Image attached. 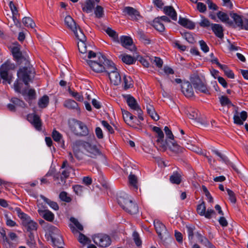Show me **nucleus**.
Listing matches in <instances>:
<instances>
[{"label":"nucleus","mask_w":248,"mask_h":248,"mask_svg":"<svg viewBox=\"0 0 248 248\" xmlns=\"http://www.w3.org/2000/svg\"><path fill=\"white\" fill-rule=\"evenodd\" d=\"M23 24L28 28L33 29L35 27V24L33 20L29 17H25L22 19Z\"/></svg>","instance_id":"obj_44"},{"label":"nucleus","mask_w":248,"mask_h":248,"mask_svg":"<svg viewBox=\"0 0 248 248\" xmlns=\"http://www.w3.org/2000/svg\"><path fill=\"white\" fill-rule=\"evenodd\" d=\"M97 60H87L88 64L95 72L107 73L110 82L115 86L121 82V77L114 63L101 54H98Z\"/></svg>","instance_id":"obj_1"},{"label":"nucleus","mask_w":248,"mask_h":248,"mask_svg":"<svg viewBox=\"0 0 248 248\" xmlns=\"http://www.w3.org/2000/svg\"><path fill=\"white\" fill-rule=\"evenodd\" d=\"M40 197L45 202L48 204L50 207L54 210H58L59 209V205L56 202L51 201L43 195H40Z\"/></svg>","instance_id":"obj_40"},{"label":"nucleus","mask_w":248,"mask_h":248,"mask_svg":"<svg viewBox=\"0 0 248 248\" xmlns=\"http://www.w3.org/2000/svg\"><path fill=\"white\" fill-rule=\"evenodd\" d=\"M197 9L200 13H204L206 11V5L202 2L197 3Z\"/></svg>","instance_id":"obj_64"},{"label":"nucleus","mask_w":248,"mask_h":248,"mask_svg":"<svg viewBox=\"0 0 248 248\" xmlns=\"http://www.w3.org/2000/svg\"><path fill=\"white\" fill-rule=\"evenodd\" d=\"M70 220L71 222L72 223L69 225V227L72 231V232L76 234L78 232V231H82L83 230V227L80 223V222L78 221V220L74 217H71L70 218Z\"/></svg>","instance_id":"obj_17"},{"label":"nucleus","mask_w":248,"mask_h":248,"mask_svg":"<svg viewBox=\"0 0 248 248\" xmlns=\"http://www.w3.org/2000/svg\"><path fill=\"white\" fill-rule=\"evenodd\" d=\"M152 130L157 134V140L156 142L157 145L160 149H162L163 151L166 149V143L164 141V135L162 130L158 127L154 126L152 128Z\"/></svg>","instance_id":"obj_12"},{"label":"nucleus","mask_w":248,"mask_h":248,"mask_svg":"<svg viewBox=\"0 0 248 248\" xmlns=\"http://www.w3.org/2000/svg\"><path fill=\"white\" fill-rule=\"evenodd\" d=\"M178 23L182 26L190 30L193 29L195 26L194 22L188 19L182 17H179Z\"/></svg>","instance_id":"obj_25"},{"label":"nucleus","mask_w":248,"mask_h":248,"mask_svg":"<svg viewBox=\"0 0 248 248\" xmlns=\"http://www.w3.org/2000/svg\"><path fill=\"white\" fill-rule=\"evenodd\" d=\"M196 235L199 242L201 244L208 248H215V246L212 245L206 237L203 236L201 233L197 232Z\"/></svg>","instance_id":"obj_30"},{"label":"nucleus","mask_w":248,"mask_h":248,"mask_svg":"<svg viewBox=\"0 0 248 248\" xmlns=\"http://www.w3.org/2000/svg\"><path fill=\"white\" fill-rule=\"evenodd\" d=\"M28 120L37 130L41 129L42 122L40 117L35 114H30L27 116Z\"/></svg>","instance_id":"obj_16"},{"label":"nucleus","mask_w":248,"mask_h":248,"mask_svg":"<svg viewBox=\"0 0 248 248\" xmlns=\"http://www.w3.org/2000/svg\"><path fill=\"white\" fill-rule=\"evenodd\" d=\"M127 104L131 109L140 112V108L138 105L136 100L131 95L128 94L124 96Z\"/></svg>","instance_id":"obj_19"},{"label":"nucleus","mask_w":248,"mask_h":248,"mask_svg":"<svg viewBox=\"0 0 248 248\" xmlns=\"http://www.w3.org/2000/svg\"><path fill=\"white\" fill-rule=\"evenodd\" d=\"M81 146L87 153V155L92 158H95L102 155L100 150L95 144L89 142L82 141Z\"/></svg>","instance_id":"obj_7"},{"label":"nucleus","mask_w":248,"mask_h":248,"mask_svg":"<svg viewBox=\"0 0 248 248\" xmlns=\"http://www.w3.org/2000/svg\"><path fill=\"white\" fill-rule=\"evenodd\" d=\"M72 170V168L70 166H68V167H66V169L62 171L61 174L56 173L54 175V180L56 181L60 179L62 182H65L64 179L69 177V173Z\"/></svg>","instance_id":"obj_22"},{"label":"nucleus","mask_w":248,"mask_h":248,"mask_svg":"<svg viewBox=\"0 0 248 248\" xmlns=\"http://www.w3.org/2000/svg\"><path fill=\"white\" fill-rule=\"evenodd\" d=\"M34 73L32 67H23L17 71V76L19 79L22 80L26 85L28 86L29 82L32 81L34 77Z\"/></svg>","instance_id":"obj_6"},{"label":"nucleus","mask_w":248,"mask_h":248,"mask_svg":"<svg viewBox=\"0 0 248 248\" xmlns=\"http://www.w3.org/2000/svg\"><path fill=\"white\" fill-rule=\"evenodd\" d=\"M202 19L199 23L200 25L202 27H208L211 26L210 21L207 18H204L203 16L202 17Z\"/></svg>","instance_id":"obj_61"},{"label":"nucleus","mask_w":248,"mask_h":248,"mask_svg":"<svg viewBox=\"0 0 248 248\" xmlns=\"http://www.w3.org/2000/svg\"><path fill=\"white\" fill-rule=\"evenodd\" d=\"M95 7L94 0H86L84 5L82 7V10L87 13H91Z\"/></svg>","instance_id":"obj_29"},{"label":"nucleus","mask_w":248,"mask_h":248,"mask_svg":"<svg viewBox=\"0 0 248 248\" xmlns=\"http://www.w3.org/2000/svg\"><path fill=\"white\" fill-rule=\"evenodd\" d=\"M93 242L100 247H107L111 244L110 237L105 234H95L92 237Z\"/></svg>","instance_id":"obj_9"},{"label":"nucleus","mask_w":248,"mask_h":248,"mask_svg":"<svg viewBox=\"0 0 248 248\" xmlns=\"http://www.w3.org/2000/svg\"><path fill=\"white\" fill-rule=\"evenodd\" d=\"M78 239L79 242L83 245L90 244L91 242V240L89 238L81 232L79 233Z\"/></svg>","instance_id":"obj_46"},{"label":"nucleus","mask_w":248,"mask_h":248,"mask_svg":"<svg viewBox=\"0 0 248 248\" xmlns=\"http://www.w3.org/2000/svg\"><path fill=\"white\" fill-rule=\"evenodd\" d=\"M50 237L54 246L58 248L64 244L63 238L60 234L57 235H51Z\"/></svg>","instance_id":"obj_31"},{"label":"nucleus","mask_w":248,"mask_h":248,"mask_svg":"<svg viewBox=\"0 0 248 248\" xmlns=\"http://www.w3.org/2000/svg\"><path fill=\"white\" fill-rule=\"evenodd\" d=\"M121 43L125 48L128 49L131 51H135L136 47L133 44L132 39L128 36H123L121 37Z\"/></svg>","instance_id":"obj_18"},{"label":"nucleus","mask_w":248,"mask_h":248,"mask_svg":"<svg viewBox=\"0 0 248 248\" xmlns=\"http://www.w3.org/2000/svg\"><path fill=\"white\" fill-rule=\"evenodd\" d=\"M128 180L130 188L134 191L138 190L139 186L137 176L134 174H130L128 176Z\"/></svg>","instance_id":"obj_28"},{"label":"nucleus","mask_w":248,"mask_h":248,"mask_svg":"<svg viewBox=\"0 0 248 248\" xmlns=\"http://www.w3.org/2000/svg\"><path fill=\"white\" fill-rule=\"evenodd\" d=\"M49 102V98L47 95H44L38 101V106L41 108H46Z\"/></svg>","instance_id":"obj_45"},{"label":"nucleus","mask_w":248,"mask_h":248,"mask_svg":"<svg viewBox=\"0 0 248 248\" xmlns=\"http://www.w3.org/2000/svg\"><path fill=\"white\" fill-rule=\"evenodd\" d=\"M154 224L156 232L161 240H166L170 236L166 226L159 220H155Z\"/></svg>","instance_id":"obj_11"},{"label":"nucleus","mask_w":248,"mask_h":248,"mask_svg":"<svg viewBox=\"0 0 248 248\" xmlns=\"http://www.w3.org/2000/svg\"><path fill=\"white\" fill-rule=\"evenodd\" d=\"M63 106L68 109H78V103L72 99H67L65 100L64 102Z\"/></svg>","instance_id":"obj_35"},{"label":"nucleus","mask_w":248,"mask_h":248,"mask_svg":"<svg viewBox=\"0 0 248 248\" xmlns=\"http://www.w3.org/2000/svg\"><path fill=\"white\" fill-rule=\"evenodd\" d=\"M85 41H79L78 43V46L79 52L81 53L80 57L83 59H85L86 62L87 60H90L91 59L95 58L96 54L91 51H89L88 54H86L87 52V46L85 43ZM88 63V62H87Z\"/></svg>","instance_id":"obj_10"},{"label":"nucleus","mask_w":248,"mask_h":248,"mask_svg":"<svg viewBox=\"0 0 248 248\" xmlns=\"http://www.w3.org/2000/svg\"><path fill=\"white\" fill-rule=\"evenodd\" d=\"M220 102L222 106H233V104H232L230 99L225 96H222L220 97Z\"/></svg>","instance_id":"obj_51"},{"label":"nucleus","mask_w":248,"mask_h":248,"mask_svg":"<svg viewBox=\"0 0 248 248\" xmlns=\"http://www.w3.org/2000/svg\"><path fill=\"white\" fill-rule=\"evenodd\" d=\"M170 182L174 184L179 185L182 181V176L180 173L176 171L170 177Z\"/></svg>","instance_id":"obj_34"},{"label":"nucleus","mask_w":248,"mask_h":248,"mask_svg":"<svg viewBox=\"0 0 248 248\" xmlns=\"http://www.w3.org/2000/svg\"><path fill=\"white\" fill-rule=\"evenodd\" d=\"M0 241L2 242L3 243L5 244L6 243L9 244V239L6 236V232L4 230H2V231L0 232Z\"/></svg>","instance_id":"obj_63"},{"label":"nucleus","mask_w":248,"mask_h":248,"mask_svg":"<svg viewBox=\"0 0 248 248\" xmlns=\"http://www.w3.org/2000/svg\"><path fill=\"white\" fill-rule=\"evenodd\" d=\"M146 107L147 113L150 115L153 119L155 121L159 120V116L155 112V108L152 105L147 104Z\"/></svg>","instance_id":"obj_32"},{"label":"nucleus","mask_w":248,"mask_h":248,"mask_svg":"<svg viewBox=\"0 0 248 248\" xmlns=\"http://www.w3.org/2000/svg\"><path fill=\"white\" fill-rule=\"evenodd\" d=\"M230 16L233 19L235 22V25L241 28L242 27L243 21L241 16L236 13L231 12L230 13Z\"/></svg>","instance_id":"obj_33"},{"label":"nucleus","mask_w":248,"mask_h":248,"mask_svg":"<svg viewBox=\"0 0 248 248\" xmlns=\"http://www.w3.org/2000/svg\"><path fill=\"white\" fill-rule=\"evenodd\" d=\"M153 25L159 31L162 32L165 30L164 25L160 22L159 18H156L154 20Z\"/></svg>","instance_id":"obj_43"},{"label":"nucleus","mask_w":248,"mask_h":248,"mask_svg":"<svg viewBox=\"0 0 248 248\" xmlns=\"http://www.w3.org/2000/svg\"><path fill=\"white\" fill-rule=\"evenodd\" d=\"M226 191L229 196V200H230V201L232 203H235L236 202V199L234 193L232 190L229 188H227Z\"/></svg>","instance_id":"obj_60"},{"label":"nucleus","mask_w":248,"mask_h":248,"mask_svg":"<svg viewBox=\"0 0 248 248\" xmlns=\"http://www.w3.org/2000/svg\"><path fill=\"white\" fill-rule=\"evenodd\" d=\"M77 27H78L76 28V29L73 31V32L76 38L79 40V41H86V37L85 35L83 33L79 26H78Z\"/></svg>","instance_id":"obj_37"},{"label":"nucleus","mask_w":248,"mask_h":248,"mask_svg":"<svg viewBox=\"0 0 248 248\" xmlns=\"http://www.w3.org/2000/svg\"><path fill=\"white\" fill-rule=\"evenodd\" d=\"M123 13L127 15L130 19L133 20H138L141 17L139 12L136 9L131 7H125L123 9Z\"/></svg>","instance_id":"obj_15"},{"label":"nucleus","mask_w":248,"mask_h":248,"mask_svg":"<svg viewBox=\"0 0 248 248\" xmlns=\"http://www.w3.org/2000/svg\"><path fill=\"white\" fill-rule=\"evenodd\" d=\"M101 124L103 126L106 128L109 133L112 134L114 133V130L111 125L106 121H102Z\"/></svg>","instance_id":"obj_62"},{"label":"nucleus","mask_w":248,"mask_h":248,"mask_svg":"<svg viewBox=\"0 0 248 248\" xmlns=\"http://www.w3.org/2000/svg\"><path fill=\"white\" fill-rule=\"evenodd\" d=\"M211 28L216 35L220 38L223 37V30L222 26L218 24H211Z\"/></svg>","instance_id":"obj_26"},{"label":"nucleus","mask_w":248,"mask_h":248,"mask_svg":"<svg viewBox=\"0 0 248 248\" xmlns=\"http://www.w3.org/2000/svg\"><path fill=\"white\" fill-rule=\"evenodd\" d=\"M15 65L10 61H7L2 64L0 67V75L1 78L10 84L12 80L11 71L15 69Z\"/></svg>","instance_id":"obj_5"},{"label":"nucleus","mask_w":248,"mask_h":248,"mask_svg":"<svg viewBox=\"0 0 248 248\" xmlns=\"http://www.w3.org/2000/svg\"><path fill=\"white\" fill-rule=\"evenodd\" d=\"M197 211L198 213L201 216H203L205 214L206 207L204 202H202L201 204L197 206Z\"/></svg>","instance_id":"obj_52"},{"label":"nucleus","mask_w":248,"mask_h":248,"mask_svg":"<svg viewBox=\"0 0 248 248\" xmlns=\"http://www.w3.org/2000/svg\"><path fill=\"white\" fill-rule=\"evenodd\" d=\"M133 240L137 247H140L141 245V241L140 238L139 234L137 232H134L132 234Z\"/></svg>","instance_id":"obj_57"},{"label":"nucleus","mask_w":248,"mask_h":248,"mask_svg":"<svg viewBox=\"0 0 248 248\" xmlns=\"http://www.w3.org/2000/svg\"><path fill=\"white\" fill-rule=\"evenodd\" d=\"M11 101L15 105V106H19L22 108H24L25 106V103L23 101L17 98H12Z\"/></svg>","instance_id":"obj_55"},{"label":"nucleus","mask_w":248,"mask_h":248,"mask_svg":"<svg viewBox=\"0 0 248 248\" xmlns=\"http://www.w3.org/2000/svg\"><path fill=\"white\" fill-rule=\"evenodd\" d=\"M106 33L115 41L119 42L118 35L116 32L111 28H108L106 30Z\"/></svg>","instance_id":"obj_47"},{"label":"nucleus","mask_w":248,"mask_h":248,"mask_svg":"<svg viewBox=\"0 0 248 248\" xmlns=\"http://www.w3.org/2000/svg\"><path fill=\"white\" fill-rule=\"evenodd\" d=\"M171 144L172 145L170 146V148L172 151L177 154L181 153L183 152L184 150V148L180 146L176 142H172Z\"/></svg>","instance_id":"obj_48"},{"label":"nucleus","mask_w":248,"mask_h":248,"mask_svg":"<svg viewBox=\"0 0 248 248\" xmlns=\"http://www.w3.org/2000/svg\"><path fill=\"white\" fill-rule=\"evenodd\" d=\"M138 34L139 36L140 40L143 41L144 44H149L150 43V40L142 31H138Z\"/></svg>","instance_id":"obj_49"},{"label":"nucleus","mask_w":248,"mask_h":248,"mask_svg":"<svg viewBox=\"0 0 248 248\" xmlns=\"http://www.w3.org/2000/svg\"><path fill=\"white\" fill-rule=\"evenodd\" d=\"M163 12L173 20L176 21L177 20V13L172 6H165L163 9Z\"/></svg>","instance_id":"obj_24"},{"label":"nucleus","mask_w":248,"mask_h":248,"mask_svg":"<svg viewBox=\"0 0 248 248\" xmlns=\"http://www.w3.org/2000/svg\"><path fill=\"white\" fill-rule=\"evenodd\" d=\"M18 217L21 219L23 225L30 233L37 229L38 225L36 222L31 220L29 216L21 211L19 208L15 209Z\"/></svg>","instance_id":"obj_3"},{"label":"nucleus","mask_w":248,"mask_h":248,"mask_svg":"<svg viewBox=\"0 0 248 248\" xmlns=\"http://www.w3.org/2000/svg\"><path fill=\"white\" fill-rule=\"evenodd\" d=\"M12 52L15 59L18 62L22 58V54L18 46H14L12 49Z\"/></svg>","instance_id":"obj_41"},{"label":"nucleus","mask_w":248,"mask_h":248,"mask_svg":"<svg viewBox=\"0 0 248 248\" xmlns=\"http://www.w3.org/2000/svg\"><path fill=\"white\" fill-rule=\"evenodd\" d=\"M191 82L196 91L206 94H210L209 88L203 78H201L198 75L194 74L191 78Z\"/></svg>","instance_id":"obj_4"},{"label":"nucleus","mask_w":248,"mask_h":248,"mask_svg":"<svg viewBox=\"0 0 248 248\" xmlns=\"http://www.w3.org/2000/svg\"><path fill=\"white\" fill-rule=\"evenodd\" d=\"M69 93L73 96L77 101L82 102L83 100V97L78 93L74 92L70 90L69 91Z\"/></svg>","instance_id":"obj_59"},{"label":"nucleus","mask_w":248,"mask_h":248,"mask_svg":"<svg viewBox=\"0 0 248 248\" xmlns=\"http://www.w3.org/2000/svg\"><path fill=\"white\" fill-rule=\"evenodd\" d=\"M217 16L222 22L227 23L230 25L232 24V22L230 20L229 16L226 13L219 11L217 13Z\"/></svg>","instance_id":"obj_36"},{"label":"nucleus","mask_w":248,"mask_h":248,"mask_svg":"<svg viewBox=\"0 0 248 248\" xmlns=\"http://www.w3.org/2000/svg\"><path fill=\"white\" fill-rule=\"evenodd\" d=\"M119 57L121 59L122 61L126 64H132L136 62V60L133 57L127 54L121 55Z\"/></svg>","instance_id":"obj_38"},{"label":"nucleus","mask_w":248,"mask_h":248,"mask_svg":"<svg viewBox=\"0 0 248 248\" xmlns=\"http://www.w3.org/2000/svg\"><path fill=\"white\" fill-rule=\"evenodd\" d=\"M185 113L187 117L191 120L196 121L198 122L201 121V118L198 111L194 108H189L186 109Z\"/></svg>","instance_id":"obj_21"},{"label":"nucleus","mask_w":248,"mask_h":248,"mask_svg":"<svg viewBox=\"0 0 248 248\" xmlns=\"http://www.w3.org/2000/svg\"><path fill=\"white\" fill-rule=\"evenodd\" d=\"M182 92L187 97L194 96V91L191 84L189 82H185L181 85Z\"/></svg>","instance_id":"obj_20"},{"label":"nucleus","mask_w":248,"mask_h":248,"mask_svg":"<svg viewBox=\"0 0 248 248\" xmlns=\"http://www.w3.org/2000/svg\"><path fill=\"white\" fill-rule=\"evenodd\" d=\"M94 14L97 18H101L103 17L104 15L103 7L101 6H97L94 11Z\"/></svg>","instance_id":"obj_56"},{"label":"nucleus","mask_w":248,"mask_h":248,"mask_svg":"<svg viewBox=\"0 0 248 248\" xmlns=\"http://www.w3.org/2000/svg\"><path fill=\"white\" fill-rule=\"evenodd\" d=\"M64 23L67 27L73 31L76 29L78 26L73 18L70 16H67L65 17Z\"/></svg>","instance_id":"obj_27"},{"label":"nucleus","mask_w":248,"mask_h":248,"mask_svg":"<svg viewBox=\"0 0 248 248\" xmlns=\"http://www.w3.org/2000/svg\"><path fill=\"white\" fill-rule=\"evenodd\" d=\"M184 39H185L188 42L193 44L195 42L194 38L193 35L190 32H184L182 34Z\"/></svg>","instance_id":"obj_53"},{"label":"nucleus","mask_w":248,"mask_h":248,"mask_svg":"<svg viewBox=\"0 0 248 248\" xmlns=\"http://www.w3.org/2000/svg\"><path fill=\"white\" fill-rule=\"evenodd\" d=\"M39 214L45 220L48 221H52L54 218V215L48 210H38Z\"/></svg>","instance_id":"obj_23"},{"label":"nucleus","mask_w":248,"mask_h":248,"mask_svg":"<svg viewBox=\"0 0 248 248\" xmlns=\"http://www.w3.org/2000/svg\"><path fill=\"white\" fill-rule=\"evenodd\" d=\"M52 137L54 141L61 143L62 140V135L58 131L56 130H53L52 133Z\"/></svg>","instance_id":"obj_50"},{"label":"nucleus","mask_w":248,"mask_h":248,"mask_svg":"<svg viewBox=\"0 0 248 248\" xmlns=\"http://www.w3.org/2000/svg\"><path fill=\"white\" fill-rule=\"evenodd\" d=\"M21 84H22L19 82L18 79H17L14 84V87L16 92L17 93H20L23 95L27 93L30 99H34L36 96V93L35 90L34 89H31L29 90L28 93H27L26 90H24L21 91V86H20Z\"/></svg>","instance_id":"obj_13"},{"label":"nucleus","mask_w":248,"mask_h":248,"mask_svg":"<svg viewBox=\"0 0 248 248\" xmlns=\"http://www.w3.org/2000/svg\"><path fill=\"white\" fill-rule=\"evenodd\" d=\"M124 90L132 88L133 86V81L129 76H124Z\"/></svg>","instance_id":"obj_42"},{"label":"nucleus","mask_w":248,"mask_h":248,"mask_svg":"<svg viewBox=\"0 0 248 248\" xmlns=\"http://www.w3.org/2000/svg\"><path fill=\"white\" fill-rule=\"evenodd\" d=\"M187 233L188 234V237L189 240H191L193 239L194 236V231L195 230V227L193 225L186 226Z\"/></svg>","instance_id":"obj_58"},{"label":"nucleus","mask_w":248,"mask_h":248,"mask_svg":"<svg viewBox=\"0 0 248 248\" xmlns=\"http://www.w3.org/2000/svg\"><path fill=\"white\" fill-rule=\"evenodd\" d=\"M118 204L126 212L130 214H136L139 211V208L136 203L133 202L128 198L126 194L118 197Z\"/></svg>","instance_id":"obj_2"},{"label":"nucleus","mask_w":248,"mask_h":248,"mask_svg":"<svg viewBox=\"0 0 248 248\" xmlns=\"http://www.w3.org/2000/svg\"><path fill=\"white\" fill-rule=\"evenodd\" d=\"M122 110L123 118H124V122L127 124L130 125L131 121L134 118V116L127 111L123 110V109H122Z\"/></svg>","instance_id":"obj_39"},{"label":"nucleus","mask_w":248,"mask_h":248,"mask_svg":"<svg viewBox=\"0 0 248 248\" xmlns=\"http://www.w3.org/2000/svg\"><path fill=\"white\" fill-rule=\"evenodd\" d=\"M72 130L75 135L79 136H86L89 134V130L86 125L78 120L74 121Z\"/></svg>","instance_id":"obj_8"},{"label":"nucleus","mask_w":248,"mask_h":248,"mask_svg":"<svg viewBox=\"0 0 248 248\" xmlns=\"http://www.w3.org/2000/svg\"><path fill=\"white\" fill-rule=\"evenodd\" d=\"M60 199L65 202H69L71 201V198L68 196L67 193L65 191L61 192L59 195Z\"/></svg>","instance_id":"obj_54"},{"label":"nucleus","mask_w":248,"mask_h":248,"mask_svg":"<svg viewBox=\"0 0 248 248\" xmlns=\"http://www.w3.org/2000/svg\"><path fill=\"white\" fill-rule=\"evenodd\" d=\"M237 109L238 108H236L234 110V123L238 125H242L248 117V114L245 111H242L241 113H239Z\"/></svg>","instance_id":"obj_14"}]
</instances>
